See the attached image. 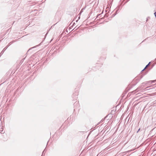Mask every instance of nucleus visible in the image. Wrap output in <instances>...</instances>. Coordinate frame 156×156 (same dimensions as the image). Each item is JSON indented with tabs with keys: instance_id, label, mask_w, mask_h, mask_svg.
<instances>
[{
	"instance_id": "obj_2",
	"label": "nucleus",
	"mask_w": 156,
	"mask_h": 156,
	"mask_svg": "<svg viewBox=\"0 0 156 156\" xmlns=\"http://www.w3.org/2000/svg\"><path fill=\"white\" fill-rule=\"evenodd\" d=\"M148 65H149V64L147 65L146 66V67H145V69L147 67V66H148Z\"/></svg>"
},
{
	"instance_id": "obj_1",
	"label": "nucleus",
	"mask_w": 156,
	"mask_h": 156,
	"mask_svg": "<svg viewBox=\"0 0 156 156\" xmlns=\"http://www.w3.org/2000/svg\"><path fill=\"white\" fill-rule=\"evenodd\" d=\"M154 15L155 16V17H156V12H155L154 13Z\"/></svg>"
}]
</instances>
